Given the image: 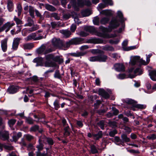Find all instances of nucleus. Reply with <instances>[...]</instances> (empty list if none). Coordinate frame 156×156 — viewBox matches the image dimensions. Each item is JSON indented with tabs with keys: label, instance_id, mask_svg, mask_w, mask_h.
Returning a JSON list of instances; mask_svg holds the SVG:
<instances>
[{
	"label": "nucleus",
	"instance_id": "1",
	"mask_svg": "<svg viewBox=\"0 0 156 156\" xmlns=\"http://www.w3.org/2000/svg\"><path fill=\"white\" fill-rule=\"evenodd\" d=\"M54 55L53 54H50L46 55L45 56L46 60L44 65L46 67H54L55 66L56 64L54 62Z\"/></svg>",
	"mask_w": 156,
	"mask_h": 156
},
{
	"label": "nucleus",
	"instance_id": "2",
	"mask_svg": "<svg viewBox=\"0 0 156 156\" xmlns=\"http://www.w3.org/2000/svg\"><path fill=\"white\" fill-rule=\"evenodd\" d=\"M53 45L56 48L62 49L67 48L66 47V42L65 43L59 38H53L51 41Z\"/></svg>",
	"mask_w": 156,
	"mask_h": 156
},
{
	"label": "nucleus",
	"instance_id": "3",
	"mask_svg": "<svg viewBox=\"0 0 156 156\" xmlns=\"http://www.w3.org/2000/svg\"><path fill=\"white\" fill-rule=\"evenodd\" d=\"M120 25L119 21L116 18H113L110 21L108 28L106 29L108 32H111L112 30L118 27Z\"/></svg>",
	"mask_w": 156,
	"mask_h": 156
},
{
	"label": "nucleus",
	"instance_id": "4",
	"mask_svg": "<svg viewBox=\"0 0 156 156\" xmlns=\"http://www.w3.org/2000/svg\"><path fill=\"white\" fill-rule=\"evenodd\" d=\"M108 58V56L105 55H100L90 57L89 60L91 62H105Z\"/></svg>",
	"mask_w": 156,
	"mask_h": 156
},
{
	"label": "nucleus",
	"instance_id": "5",
	"mask_svg": "<svg viewBox=\"0 0 156 156\" xmlns=\"http://www.w3.org/2000/svg\"><path fill=\"white\" fill-rule=\"evenodd\" d=\"M84 39L80 37H76L71 39L70 41L66 42V47L69 48L71 45L78 44L82 43Z\"/></svg>",
	"mask_w": 156,
	"mask_h": 156
},
{
	"label": "nucleus",
	"instance_id": "6",
	"mask_svg": "<svg viewBox=\"0 0 156 156\" xmlns=\"http://www.w3.org/2000/svg\"><path fill=\"white\" fill-rule=\"evenodd\" d=\"M91 5V2L89 0H77V6L79 7H82L84 5L90 6Z\"/></svg>",
	"mask_w": 156,
	"mask_h": 156
},
{
	"label": "nucleus",
	"instance_id": "7",
	"mask_svg": "<svg viewBox=\"0 0 156 156\" xmlns=\"http://www.w3.org/2000/svg\"><path fill=\"white\" fill-rule=\"evenodd\" d=\"M0 139L2 140H8L9 139V133L8 131H0Z\"/></svg>",
	"mask_w": 156,
	"mask_h": 156
},
{
	"label": "nucleus",
	"instance_id": "8",
	"mask_svg": "<svg viewBox=\"0 0 156 156\" xmlns=\"http://www.w3.org/2000/svg\"><path fill=\"white\" fill-rule=\"evenodd\" d=\"M87 43L94 44L103 43L106 44V42H104L101 39L99 38H91L87 40Z\"/></svg>",
	"mask_w": 156,
	"mask_h": 156
},
{
	"label": "nucleus",
	"instance_id": "9",
	"mask_svg": "<svg viewBox=\"0 0 156 156\" xmlns=\"http://www.w3.org/2000/svg\"><path fill=\"white\" fill-rule=\"evenodd\" d=\"M22 40L21 38L16 37L14 39L12 44V48L16 50L18 48L20 41Z\"/></svg>",
	"mask_w": 156,
	"mask_h": 156
},
{
	"label": "nucleus",
	"instance_id": "10",
	"mask_svg": "<svg viewBox=\"0 0 156 156\" xmlns=\"http://www.w3.org/2000/svg\"><path fill=\"white\" fill-rule=\"evenodd\" d=\"M98 94L105 99L109 98V95L103 89H100L98 90Z\"/></svg>",
	"mask_w": 156,
	"mask_h": 156
},
{
	"label": "nucleus",
	"instance_id": "11",
	"mask_svg": "<svg viewBox=\"0 0 156 156\" xmlns=\"http://www.w3.org/2000/svg\"><path fill=\"white\" fill-rule=\"evenodd\" d=\"M115 70L119 72H123L125 71V67L122 63H116L114 65Z\"/></svg>",
	"mask_w": 156,
	"mask_h": 156
},
{
	"label": "nucleus",
	"instance_id": "12",
	"mask_svg": "<svg viewBox=\"0 0 156 156\" xmlns=\"http://www.w3.org/2000/svg\"><path fill=\"white\" fill-rule=\"evenodd\" d=\"M19 89L18 86H12L9 87L7 91L10 94H14L16 93Z\"/></svg>",
	"mask_w": 156,
	"mask_h": 156
},
{
	"label": "nucleus",
	"instance_id": "13",
	"mask_svg": "<svg viewBox=\"0 0 156 156\" xmlns=\"http://www.w3.org/2000/svg\"><path fill=\"white\" fill-rule=\"evenodd\" d=\"M134 74H132L130 73L128 75V77L133 78L135 77L136 76V73H139L138 75H141L142 73V71L139 68H137L135 69L134 71Z\"/></svg>",
	"mask_w": 156,
	"mask_h": 156
},
{
	"label": "nucleus",
	"instance_id": "14",
	"mask_svg": "<svg viewBox=\"0 0 156 156\" xmlns=\"http://www.w3.org/2000/svg\"><path fill=\"white\" fill-rule=\"evenodd\" d=\"M90 51L94 55L100 54L101 55H105L104 51L99 49H93L91 50Z\"/></svg>",
	"mask_w": 156,
	"mask_h": 156
},
{
	"label": "nucleus",
	"instance_id": "15",
	"mask_svg": "<svg viewBox=\"0 0 156 156\" xmlns=\"http://www.w3.org/2000/svg\"><path fill=\"white\" fill-rule=\"evenodd\" d=\"M34 47V44L32 43H27L23 45V48L25 50H30Z\"/></svg>",
	"mask_w": 156,
	"mask_h": 156
},
{
	"label": "nucleus",
	"instance_id": "16",
	"mask_svg": "<svg viewBox=\"0 0 156 156\" xmlns=\"http://www.w3.org/2000/svg\"><path fill=\"white\" fill-rule=\"evenodd\" d=\"M12 136V141L15 142H16L18 139L22 136V133L20 132L17 133H16L15 132H14Z\"/></svg>",
	"mask_w": 156,
	"mask_h": 156
},
{
	"label": "nucleus",
	"instance_id": "17",
	"mask_svg": "<svg viewBox=\"0 0 156 156\" xmlns=\"http://www.w3.org/2000/svg\"><path fill=\"white\" fill-rule=\"evenodd\" d=\"M84 30L86 31L89 32L90 33H93L96 32V30L95 28L92 26L85 27Z\"/></svg>",
	"mask_w": 156,
	"mask_h": 156
},
{
	"label": "nucleus",
	"instance_id": "18",
	"mask_svg": "<svg viewBox=\"0 0 156 156\" xmlns=\"http://www.w3.org/2000/svg\"><path fill=\"white\" fill-rule=\"evenodd\" d=\"M102 136L103 133L101 131H99L97 134H92L93 139L95 140H98L99 139L101 138Z\"/></svg>",
	"mask_w": 156,
	"mask_h": 156
},
{
	"label": "nucleus",
	"instance_id": "19",
	"mask_svg": "<svg viewBox=\"0 0 156 156\" xmlns=\"http://www.w3.org/2000/svg\"><path fill=\"white\" fill-rule=\"evenodd\" d=\"M1 47L2 51L5 52L7 49V40H4L1 41Z\"/></svg>",
	"mask_w": 156,
	"mask_h": 156
},
{
	"label": "nucleus",
	"instance_id": "20",
	"mask_svg": "<svg viewBox=\"0 0 156 156\" xmlns=\"http://www.w3.org/2000/svg\"><path fill=\"white\" fill-rule=\"evenodd\" d=\"M60 32L66 37H68L71 34V32L68 30H60Z\"/></svg>",
	"mask_w": 156,
	"mask_h": 156
},
{
	"label": "nucleus",
	"instance_id": "21",
	"mask_svg": "<svg viewBox=\"0 0 156 156\" xmlns=\"http://www.w3.org/2000/svg\"><path fill=\"white\" fill-rule=\"evenodd\" d=\"M100 14L107 16H110L112 15L111 11L108 9L102 10L100 12Z\"/></svg>",
	"mask_w": 156,
	"mask_h": 156
},
{
	"label": "nucleus",
	"instance_id": "22",
	"mask_svg": "<svg viewBox=\"0 0 156 156\" xmlns=\"http://www.w3.org/2000/svg\"><path fill=\"white\" fill-rule=\"evenodd\" d=\"M44 140H43V142L45 141L47 142L49 145H52L54 144V142L52 138L49 137H47L46 136H44Z\"/></svg>",
	"mask_w": 156,
	"mask_h": 156
},
{
	"label": "nucleus",
	"instance_id": "23",
	"mask_svg": "<svg viewBox=\"0 0 156 156\" xmlns=\"http://www.w3.org/2000/svg\"><path fill=\"white\" fill-rule=\"evenodd\" d=\"M45 7L47 10L50 11L54 12L56 10L54 6L48 4L45 5Z\"/></svg>",
	"mask_w": 156,
	"mask_h": 156
},
{
	"label": "nucleus",
	"instance_id": "24",
	"mask_svg": "<svg viewBox=\"0 0 156 156\" xmlns=\"http://www.w3.org/2000/svg\"><path fill=\"white\" fill-rule=\"evenodd\" d=\"M149 75L150 76L151 79L153 81H156V79L155 76L156 77V71L152 70L149 73Z\"/></svg>",
	"mask_w": 156,
	"mask_h": 156
},
{
	"label": "nucleus",
	"instance_id": "25",
	"mask_svg": "<svg viewBox=\"0 0 156 156\" xmlns=\"http://www.w3.org/2000/svg\"><path fill=\"white\" fill-rule=\"evenodd\" d=\"M13 6L12 2L10 0H8L7 1V7L9 11L11 12L13 10Z\"/></svg>",
	"mask_w": 156,
	"mask_h": 156
},
{
	"label": "nucleus",
	"instance_id": "26",
	"mask_svg": "<svg viewBox=\"0 0 156 156\" xmlns=\"http://www.w3.org/2000/svg\"><path fill=\"white\" fill-rule=\"evenodd\" d=\"M70 3L72 5L75 10L76 11L79 10V8L77 6V3H76V0H71Z\"/></svg>",
	"mask_w": 156,
	"mask_h": 156
},
{
	"label": "nucleus",
	"instance_id": "27",
	"mask_svg": "<svg viewBox=\"0 0 156 156\" xmlns=\"http://www.w3.org/2000/svg\"><path fill=\"white\" fill-rule=\"evenodd\" d=\"M102 49L103 50L106 51H114V49L112 46H110L108 45H106L104 46Z\"/></svg>",
	"mask_w": 156,
	"mask_h": 156
},
{
	"label": "nucleus",
	"instance_id": "28",
	"mask_svg": "<svg viewBox=\"0 0 156 156\" xmlns=\"http://www.w3.org/2000/svg\"><path fill=\"white\" fill-rule=\"evenodd\" d=\"M46 49V46L44 45H42L37 49V53L39 54H41L43 52L44 53Z\"/></svg>",
	"mask_w": 156,
	"mask_h": 156
},
{
	"label": "nucleus",
	"instance_id": "29",
	"mask_svg": "<svg viewBox=\"0 0 156 156\" xmlns=\"http://www.w3.org/2000/svg\"><path fill=\"white\" fill-rule=\"evenodd\" d=\"M81 14L83 16H88L91 14L90 11L89 9H86L82 11Z\"/></svg>",
	"mask_w": 156,
	"mask_h": 156
},
{
	"label": "nucleus",
	"instance_id": "30",
	"mask_svg": "<svg viewBox=\"0 0 156 156\" xmlns=\"http://www.w3.org/2000/svg\"><path fill=\"white\" fill-rule=\"evenodd\" d=\"M70 129L69 126H67L64 128V134L65 136H69L70 135Z\"/></svg>",
	"mask_w": 156,
	"mask_h": 156
},
{
	"label": "nucleus",
	"instance_id": "31",
	"mask_svg": "<svg viewBox=\"0 0 156 156\" xmlns=\"http://www.w3.org/2000/svg\"><path fill=\"white\" fill-rule=\"evenodd\" d=\"M121 137L123 142H129L130 141V138L127 137L126 135L123 134L121 135Z\"/></svg>",
	"mask_w": 156,
	"mask_h": 156
},
{
	"label": "nucleus",
	"instance_id": "32",
	"mask_svg": "<svg viewBox=\"0 0 156 156\" xmlns=\"http://www.w3.org/2000/svg\"><path fill=\"white\" fill-rule=\"evenodd\" d=\"M110 20V18L108 17L102 18L100 20V23L101 24H105L107 23Z\"/></svg>",
	"mask_w": 156,
	"mask_h": 156
},
{
	"label": "nucleus",
	"instance_id": "33",
	"mask_svg": "<svg viewBox=\"0 0 156 156\" xmlns=\"http://www.w3.org/2000/svg\"><path fill=\"white\" fill-rule=\"evenodd\" d=\"M36 36V34L35 33H32L30 34V35L28 36L26 38V40L27 41H28L33 39L35 40V37Z\"/></svg>",
	"mask_w": 156,
	"mask_h": 156
},
{
	"label": "nucleus",
	"instance_id": "34",
	"mask_svg": "<svg viewBox=\"0 0 156 156\" xmlns=\"http://www.w3.org/2000/svg\"><path fill=\"white\" fill-rule=\"evenodd\" d=\"M13 25L12 24H10V23H8L3 26V28L4 29H6V31H7L9 30Z\"/></svg>",
	"mask_w": 156,
	"mask_h": 156
},
{
	"label": "nucleus",
	"instance_id": "35",
	"mask_svg": "<svg viewBox=\"0 0 156 156\" xmlns=\"http://www.w3.org/2000/svg\"><path fill=\"white\" fill-rule=\"evenodd\" d=\"M86 52H77L72 54V56L76 57H80L84 55L87 54Z\"/></svg>",
	"mask_w": 156,
	"mask_h": 156
},
{
	"label": "nucleus",
	"instance_id": "36",
	"mask_svg": "<svg viewBox=\"0 0 156 156\" xmlns=\"http://www.w3.org/2000/svg\"><path fill=\"white\" fill-rule=\"evenodd\" d=\"M27 23L26 24L27 26L31 27L34 24L33 20L30 17L27 18Z\"/></svg>",
	"mask_w": 156,
	"mask_h": 156
},
{
	"label": "nucleus",
	"instance_id": "37",
	"mask_svg": "<svg viewBox=\"0 0 156 156\" xmlns=\"http://www.w3.org/2000/svg\"><path fill=\"white\" fill-rule=\"evenodd\" d=\"M29 12L30 15L32 18L34 17V8L31 6H30L29 7Z\"/></svg>",
	"mask_w": 156,
	"mask_h": 156
},
{
	"label": "nucleus",
	"instance_id": "38",
	"mask_svg": "<svg viewBox=\"0 0 156 156\" xmlns=\"http://www.w3.org/2000/svg\"><path fill=\"white\" fill-rule=\"evenodd\" d=\"M24 137L28 141H30L34 139V137L33 136L29 134H26L24 135Z\"/></svg>",
	"mask_w": 156,
	"mask_h": 156
},
{
	"label": "nucleus",
	"instance_id": "39",
	"mask_svg": "<svg viewBox=\"0 0 156 156\" xmlns=\"http://www.w3.org/2000/svg\"><path fill=\"white\" fill-rule=\"evenodd\" d=\"M63 59L61 58L59 56L54 57V62H57L59 63H61L63 62Z\"/></svg>",
	"mask_w": 156,
	"mask_h": 156
},
{
	"label": "nucleus",
	"instance_id": "40",
	"mask_svg": "<svg viewBox=\"0 0 156 156\" xmlns=\"http://www.w3.org/2000/svg\"><path fill=\"white\" fill-rule=\"evenodd\" d=\"M26 121L27 123L30 124H33L34 122V120L30 117H26Z\"/></svg>",
	"mask_w": 156,
	"mask_h": 156
},
{
	"label": "nucleus",
	"instance_id": "41",
	"mask_svg": "<svg viewBox=\"0 0 156 156\" xmlns=\"http://www.w3.org/2000/svg\"><path fill=\"white\" fill-rule=\"evenodd\" d=\"M41 140H39V144L37 145L36 147L38 149V151H39L42 150L43 149V145L41 142Z\"/></svg>",
	"mask_w": 156,
	"mask_h": 156
},
{
	"label": "nucleus",
	"instance_id": "42",
	"mask_svg": "<svg viewBox=\"0 0 156 156\" xmlns=\"http://www.w3.org/2000/svg\"><path fill=\"white\" fill-rule=\"evenodd\" d=\"M39 126L37 125H35L31 127L30 129V132H35L38 130H39Z\"/></svg>",
	"mask_w": 156,
	"mask_h": 156
},
{
	"label": "nucleus",
	"instance_id": "43",
	"mask_svg": "<svg viewBox=\"0 0 156 156\" xmlns=\"http://www.w3.org/2000/svg\"><path fill=\"white\" fill-rule=\"evenodd\" d=\"M91 151L93 154L98 153V151L96 147L94 145H92L90 146Z\"/></svg>",
	"mask_w": 156,
	"mask_h": 156
},
{
	"label": "nucleus",
	"instance_id": "44",
	"mask_svg": "<svg viewBox=\"0 0 156 156\" xmlns=\"http://www.w3.org/2000/svg\"><path fill=\"white\" fill-rule=\"evenodd\" d=\"M108 124L109 126L111 127L112 128L115 127L117 126V123L115 121H109Z\"/></svg>",
	"mask_w": 156,
	"mask_h": 156
},
{
	"label": "nucleus",
	"instance_id": "45",
	"mask_svg": "<svg viewBox=\"0 0 156 156\" xmlns=\"http://www.w3.org/2000/svg\"><path fill=\"white\" fill-rule=\"evenodd\" d=\"M139 58H140V57L139 56H135L134 57L130 62V64L133 66L135 65L136 62L135 61V60L137 59H138Z\"/></svg>",
	"mask_w": 156,
	"mask_h": 156
},
{
	"label": "nucleus",
	"instance_id": "46",
	"mask_svg": "<svg viewBox=\"0 0 156 156\" xmlns=\"http://www.w3.org/2000/svg\"><path fill=\"white\" fill-rule=\"evenodd\" d=\"M139 58H140V57L139 56H135L134 57L130 62V64L133 66L135 65L136 62L135 61V60L137 59H138Z\"/></svg>",
	"mask_w": 156,
	"mask_h": 156
},
{
	"label": "nucleus",
	"instance_id": "47",
	"mask_svg": "<svg viewBox=\"0 0 156 156\" xmlns=\"http://www.w3.org/2000/svg\"><path fill=\"white\" fill-rule=\"evenodd\" d=\"M134 107L139 109H144L146 107V106L144 105L136 104L134 105Z\"/></svg>",
	"mask_w": 156,
	"mask_h": 156
},
{
	"label": "nucleus",
	"instance_id": "48",
	"mask_svg": "<svg viewBox=\"0 0 156 156\" xmlns=\"http://www.w3.org/2000/svg\"><path fill=\"white\" fill-rule=\"evenodd\" d=\"M147 138L149 140H154L156 139V135L154 134H151L147 136Z\"/></svg>",
	"mask_w": 156,
	"mask_h": 156
},
{
	"label": "nucleus",
	"instance_id": "49",
	"mask_svg": "<svg viewBox=\"0 0 156 156\" xmlns=\"http://www.w3.org/2000/svg\"><path fill=\"white\" fill-rule=\"evenodd\" d=\"M39 28V26L37 25H34V26L28 30V31L32 32L35 31Z\"/></svg>",
	"mask_w": 156,
	"mask_h": 156
},
{
	"label": "nucleus",
	"instance_id": "50",
	"mask_svg": "<svg viewBox=\"0 0 156 156\" xmlns=\"http://www.w3.org/2000/svg\"><path fill=\"white\" fill-rule=\"evenodd\" d=\"M71 15L70 13H64L63 14V18L65 20L69 19L71 16Z\"/></svg>",
	"mask_w": 156,
	"mask_h": 156
},
{
	"label": "nucleus",
	"instance_id": "51",
	"mask_svg": "<svg viewBox=\"0 0 156 156\" xmlns=\"http://www.w3.org/2000/svg\"><path fill=\"white\" fill-rule=\"evenodd\" d=\"M74 14H75V16H74L72 14V16L73 18H74V20L75 22L76 23H77L78 24H79L80 23H81V22H79V18L77 16V14L76 13H74Z\"/></svg>",
	"mask_w": 156,
	"mask_h": 156
},
{
	"label": "nucleus",
	"instance_id": "52",
	"mask_svg": "<svg viewBox=\"0 0 156 156\" xmlns=\"http://www.w3.org/2000/svg\"><path fill=\"white\" fill-rule=\"evenodd\" d=\"M99 18L98 16L94 17L93 20V22L95 25H99Z\"/></svg>",
	"mask_w": 156,
	"mask_h": 156
},
{
	"label": "nucleus",
	"instance_id": "53",
	"mask_svg": "<svg viewBox=\"0 0 156 156\" xmlns=\"http://www.w3.org/2000/svg\"><path fill=\"white\" fill-rule=\"evenodd\" d=\"M52 17H54L55 19L57 20H60V17L58 16V14L56 13H53L51 14Z\"/></svg>",
	"mask_w": 156,
	"mask_h": 156
},
{
	"label": "nucleus",
	"instance_id": "54",
	"mask_svg": "<svg viewBox=\"0 0 156 156\" xmlns=\"http://www.w3.org/2000/svg\"><path fill=\"white\" fill-rule=\"evenodd\" d=\"M102 101L100 100H97L96 103L94 104V106L95 109H97L99 105L101 103Z\"/></svg>",
	"mask_w": 156,
	"mask_h": 156
},
{
	"label": "nucleus",
	"instance_id": "55",
	"mask_svg": "<svg viewBox=\"0 0 156 156\" xmlns=\"http://www.w3.org/2000/svg\"><path fill=\"white\" fill-rule=\"evenodd\" d=\"M54 77L58 79H60L61 77V75L58 70H56L54 75Z\"/></svg>",
	"mask_w": 156,
	"mask_h": 156
},
{
	"label": "nucleus",
	"instance_id": "56",
	"mask_svg": "<svg viewBox=\"0 0 156 156\" xmlns=\"http://www.w3.org/2000/svg\"><path fill=\"white\" fill-rule=\"evenodd\" d=\"M16 120L15 119H11L8 121V123L10 126H13L16 123Z\"/></svg>",
	"mask_w": 156,
	"mask_h": 156
},
{
	"label": "nucleus",
	"instance_id": "57",
	"mask_svg": "<svg viewBox=\"0 0 156 156\" xmlns=\"http://www.w3.org/2000/svg\"><path fill=\"white\" fill-rule=\"evenodd\" d=\"M59 101L57 100H55L54 103L55 109L58 110L60 108V105L59 104Z\"/></svg>",
	"mask_w": 156,
	"mask_h": 156
},
{
	"label": "nucleus",
	"instance_id": "58",
	"mask_svg": "<svg viewBox=\"0 0 156 156\" xmlns=\"http://www.w3.org/2000/svg\"><path fill=\"white\" fill-rule=\"evenodd\" d=\"M106 112V111L105 109H99L97 111V113H98L99 115H103Z\"/></svg>",
	"mask_w": 156,
	"mask_h": 156
},
{
	"label": "nucleus",
	"instance_id": "59",
	"mask_svg": "<svg viewBox=\"0 0 156 156\" xmlns=\"http://www.w3.org/2000/svg\"><path fill=\"white\" fill-rule=\"evenodd\" d=\"M117 133V131L116 130H114L113 131H111L109 133V135L112 137H113L115 136V134Z\"/></svg>",
	"mask_w": 156,
	"mask_h": 156
},
{
	"label": "nucleus",
	"instance_id": "60",
	"mask_svg": "<svg viewBox=\"0 0 156 156\" xmlns=\"http://www.w3.org/2000/svg\"><path fill=\"white\" fill-rule=\"evenodd\" d=\"M102 1L105 4H108L110 5H113V3L112 0H102Z\"/></svg>",
	"mask_w": 156,
	"mask_h": 156
},
{
	"label": "nucleus",
	"instance_id": "61",
	"mask_svg": "<svg viewBox=\"0 0 156 156\" xmlns=\"http://www.w3.org/2000/svg\"><path fill=\"white\" fill-rule=\"evenodd\" d=\"M45 117V116L44 115H43L42 116V118L39 117V118H38V120L37 122H42L43 124L45 125L48 122V121H41V118H43L44 119Z\"/></svg>",
	"mask_w": 156,
	"mask_h": 156
},
{
	"label": "nucleus",
	"instance_id": "62",
	"mask_svg": "<svg viewBox=\"0 0 156 156\" xmlns=\"http://www.w3.org/2000/svg\"><path fill=\"white\" fill-rule=\"evenodd\" d=\"M98 125L102 129H104V121L103 120L100 121L98 123Z\"/></svg>",
	"mask_w": 156,
	"mask_h": 156
},
{
	"label": "nucleus",
	"instance_id": "63",
	"mask_svg": "<svg viewBox=\"0 0 156 156\" xmlns=\"http://www.w3.org/2000/svg\"><path fill=\"white\" fill-rule=\"evenodd\" d=\"M112 109L113 111V113L112 114L113 115H117L118 114L119 111L117 109L115 108L114 107H112Z\"/></svg>",
	"mask_w": 156,
	"mask_h": 156
},
{
	"label": "nucleus",
	"instance_id": "64",
	"mask_svg": "<svg viewBox=\"0 0 156 156\" xmlns=\"http://www.w3.org/2000/svg\"><path fill=\"white\" fill-rule=\"evenodd\" d=\"M43 58L41 57H37L34 59L33 61L34 62H40L42 61Z\"/></svg>",
	"mask_w": 156,
	"mask_h": 156
}]
</instances>
